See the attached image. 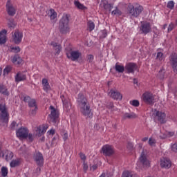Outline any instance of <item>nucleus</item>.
Returning a JSON list of instances; mask_svg holds the SVG:
<instances>
[{"instance_id":"412c9836","label":"nucleus","mask_w":177,"mask_h":177,"mask_svg":"<svg viewBox=\"0 0 177 177\" xmlns=\"http://www.w3.org/2000/svg\"><path fill=\"white\" fill-rule=\"evenodd\" d=\"M15 78V82H21V81H26L27 80V75L24 72H18Z\"/></svg>"},{"instance_id":"c756f323","label":"nucleus","mask_w":177,"mask_h":177,"mask_svg":"<svg viewBox=\"0 0 177 177\" xmlns=\"http://www.w3.org/2000/svg\"><path fill=\"white\" fill-rule=\"evenodd\" d=\"M10 165L11 168H15V167H19V165H20V159L17 158L12 160L10 163Z\"/></svg>"},{"instance_id":"b1692460","label":"nucleus","mask_w":177,"mask_h":177,"mask_svg":"<svg viewBox=\"0 0 177 177\" xmlns=\"http://www.w3.org/2000/svg\"><path fill=\"white\" fill-rule=\"evenodd\" d=\"M51 46L55 49L56 53L59 55L62 51V46L60 44H57V43L55 41H52L50 43Z\"/></svg>"},{"instance_id":"1a4fd4ad","label":"nucleus","mask_w":177,"mask_h":177,"mask_svg":"<svg viewBox=\"0 0 177 177\" xmlns=\"http://www.w3.org/2000/svg\"><path fill=\"white\" fill-rule=\"evenodd\" d=\"M142 99L147 104H154V95L150 92L144 93Z\"/></svg>"},{"instance_id":"a19ab883","label":"nucleus","mask_w":177,"mask_h":177,"mask_svg":"<svg viewBox=\"0 0 177 177\" xmlns=\"http://www.w3.org/2000/svg\"><path fill=\"white\" fill-rule=\"evenodd\" d=\"M112 15H117V16H121L122 12L121 10H120L117 7L114 10L111 12Z\"/></svg>"},{"instance_id":"58836bf2","label":"nucleus","mask_w":177,"mask_h":177,"mask_svg":"<svg viewBox=\"0 0 177 177\" xmlns=\"http://www.w3.org/2000/svg\"><path fill=\"white\" fill-rule=\"evenodd\" d=\"M164 59V54L162 52L158 51L156 55V60H159V62H162Z\"/></svg>"},{"instance_id":"c03bdc74","label":"nucleus","mask_w":177,"mask_h":177,"mask_svg":"<svg viewBox=\"0 0 177 177\" xmlns=\"http://www.w3.org/2000/svg\"><path fill=\"white\" fill-rule=\"evenodd\" d=\"M8 27L9 28H10L11 30L15 28V27H16V23H15L14 21H10L8 22Z\"/></svg>"},{"instance_id":"72a5a7b5","label":"nucleus","mask_w":177,"mask_h":177,"mask_svg":"<svg viewBox=\"0 0 177 177\" xmlns=\"http://www.w3.org/2000/svg\"><path fill=\"white\" fill-rule=\"evenodd\" d=\"M1 176L3 177L8 176V174L9 172V171L8 170V167H2L1 169Z\"/></svg>"},{"instance_id":"e2e57ef3","label":"nucleus","mask_w":177,"mask_h":177,"mask_svg":"<svg viewBox=\"0 0 177 177\" xmlns=\"http://www.w3.org/2000/svg\"><path fill=\"white\" fill-rule=\"evenodd\" d=\"M108 109H113L114 107V104L113 102H109L107 105Z\"/></svg>"},{"instance_id":"5701e85b","label":"nucleus","mask_w":177,"mask_h":177,"mask_svg":"<svg viewBox=\"0 0 177 177\" xmlns=\"http://www.w3.org/2000/svg\"><path fill=\"white\" fill-rule=\"evenodd\" d=\"M6 30H3L0 32V45H3L6 42Z\"/></svg>"},{"instance_id":"39448f33","label":"nucleus","mask_w":177,"mask_h":177,"mask_svg":"<svg viewBox=\"0 0 177 177\" xmlns=\"http://www.w3.org/2000/svg\"><path fill=\"white\" fill-rule=\"evenodd\" d=\"M50 113L48 115L50 118L49 122L56 124V122H57V120L59 118V112H57V110H56L53 106H50Z\"/></svg>"},{"instance_id":"4c0bfd02","label":"nucleus","mask_w":177,"mask_h":177,"mask_svg":"<svg viewBox=\"0 0 177 177\" xmlns=\"http://www.w3.org/2000/svg\"><path fill=\"white\" fill-rule=\"evenodd\" d=\"M9 50H10V52H13L14 53H19V52H20V47L19 46H10Z\"/></svg>"},{"instance_id":"c85d7f7f","label":"nucleus","mask_w":177,"mask_h":177,"mask_svg":"<svg viewBox=\"0 0 177 177\" xmlns=\"http://www.w3.org/2000/svg\"><path fill=\"white\" fill-rule=\"evenodd\" d=\"M4 156H6V161H10V160H12L13 158V152L10 151H5V152H3Z\"/></svg>"},{"instance_id":"a211bd4d","label":"nucleus","mask_w":177,"mask_h":177,"mask_svg":"<svg viewBox=\"0 0 177 177\" xmlns=\"http://www.w3.org/2000/svg\"><path fill=\"white\" fill-rule=\"evenodd\" d=\"M61 100L64 104V110H65V111H70V110H71V104L70 103V100H68V98L64 95H61Z\"/></svg>"},{"instance_id":"ddd939ff","label":"nucleus","mask_w":177,"mask_h":177,"mask_svg":"<svg viewBox=\"0 0 177 177\" xmlns=\"http://www.w3.org/2000/svg\"><path fill=\"white\" fill-rule=\"evenodd\" d=\"M109 95L113 99V100H122V94L117 90H110Z\"/></svg>"},{"instance_id":"ea45409f","label":"nucleus","mask_w":177,"mask_h":177,"mask_svg":"<svg viewBox=\"0 0 177 177\" xmlns=\"http://www.w3.org/2000/svg\"><path fill=\"white\" fill-rule=\"evenodd\" d=\"M28 106L29 107H30V109H34V107H37V103L35 102V100L32 99L30 102H29Z\"/></svg>"},{"instance_id":"0eeeda50","label":"nucleus","mask_w":177,"mask_h":177,"mask_svg":"<svg viewBox=\"0 0 177 177\" xmlns=\"http://www.w3.org/2000/svg\"><path fill=\"white\" fill-rule=\"evenodd\" d=\"M140 165L143 167V168H150V161L147 159V156L145 154V151L141 152L139 158Z\"/></svg>"},{"instance_id":"774afa93","label":"nucleus","mask_w":177,"mask_h":177,"mask_svg":"<svg viewBox=\"0 0 177 177\" xmlns=\"http://www.w3.org/2000/svg\"><path fill=\"white\" fill-rule=\"evenodd\" d=\"M100 177H106V174H102V175L100 176Z\"/></svg>"},{"instance_id":"a878e982","label":"nucleus","mask_w":177,"mask_h":177,"mask_svg":"<svg viewBox=\"0 0 177 177\" xmlns=\"http://www.w3.org/2000/svg\"><path fill=\"white\" fill-rule=\"evenodd\" d=\"M115 70L117 73L122 74V73L125 71V66L119 64L118 62H117L115 65Z\"/></svg>"},{"instance_id":"aec40b11","label":"nucleus","mask_w":177,"mask_h":177,"mask_svg":"<svg viewBox=\"0 0 177 177\" xmlns=\"http://www.w3.org/2000/svg\"><path fill=\"white\" fill-rule=\"evenodd\" d=\"M7 13L9 16H14L16 15V8L13 7V4L10 3V1H8L6 3Z\"/></svg>"},{"instance_id":"13d9d810","label":"nucleus","mask_w":177,"mask_h":177,"mask_svg":"<svg viewBox=\"0 0 177 177\" xmlns=\"http://www.w3.org/2000/svg\"><path fill=\"white\" fill-rule=\"evenodd\" d=\"M0 157H5L3 151H2V142H0Z\"/></svg>"},{"instance_id":"3c124183","label":"nucleus","mask_w":177,"mask_h":177,"mask_svg":"<svg viewBox=\"0 0 177 177\" xmlns=\"http://www.w3.org/2000/svg\"><path fill=\"white\" fill-rule=\"evenodd\" d=\"M149 145L150 146H154V145H156V140L155 139H152V138H149Z\"/></svg>"},{"instance_id":"cd10ccee","label":"nucleus","mask_w":177,"mask_h":177,"mask_svg":"<svg viewBox=\"0 0 177 177\" xmlns=\"http://www.w3.org/2000/svg\"><path fill=\"white\" fill-rule=\"evenodd\" d=\"M0 93L3 95L4 96H9V91H8V88H6L5 85L0 84Z\"/></svg>"},{"instance_id":"4be33fe9","label":"nucleus","mask_w":177,"mask_h":177,"mask_svg":"<svg viewBox=\"0 0 177 177\" xmlns=\"http://www.w3.org/2000/svg\"><path fill=\"white\" fill-rule=\"evenodd\" d=\"M101 6L105 9V10H108L109 12H111V9H113V5L109 4V1L106 0H102L101 2Z\"/></svg>"},{"instance_id":"4d7b16f0","label":"nucleus","mask_w":177,"mask_h":177,"mask_svg":"<svg viewBox=\"0 0 177 177\" xmlns=\"http://www.w3.org/2000/svg\"><path fill=\"white\" fill-rule=\"evenodd\" d=\"M171 150L172 151H174V153H177V144H173L171 145Z\"/></svg>"},{"instance_id":"dca6fc26","label":"nucleus","mask_w":177,"mask_h":177,"mask_svg":"<svg viewBox=\"0 0 177 177\" xmlns=\"http://www.w3.org/2000/svg\"><path fill=\"white\" fill-rule=\"evenodd\" d=\"M17 136L21 139H26L28 136V129L21 127L17 131Z\"/></svg>"},{"instance_id":"9d476101","label":"nucleus","mask_w":177,"mask_h":177,"mask_svg":"<svg viewBox=\"0 0 177 177\" xmlns=\"http://www.w3.org/2000/svg\"><path fill=\"white\" fill-rule=\"evenodd\" d=\"M124 68L127 74H135V71L138 70V64L133 62H129L126 64Z\"/></svg>"},{"instance_id":"2eb2a0df","label":"nucleus","mask_w":177,"mask_h":177,"mask_svg":"<svg viewBox=\"0 0 177 177\" xmlns=\"http://www.w3.org/2000/svg\"><path fill=\"white\" fill-rule=\"evenodd\" d=\"M104 156H110L114 154V149L109 145H104L102 148Z\"/></svg>"},{"instance_id":"79ce46f5","label":"nucleus","mask_w":177,"mask_h":177,"mask_svg":"<svg viewBox=\"0 0 177 177\" xmlns=\"http://www.w3.org/2000/svg\"><path fill=\"white\" fill-rule=\"evenodd\" d=\"M130 104L131 106H133L134 107H139V101L138 100H133L132 101H130Z\"/></svg>"},{"instance_id":"f8f14e48","label":"nucleus","mask_w":177,"mask_h":177,"mask_svg":"<svg viewBox=\"0 0 177 177\" xmlns=\"http://www.w3.org/2000/svg\"><path fill=\"white\" fill-rule=\"evenodd\" d=\"M23 39V32L15 30L14 33H12V41L16 45H19Z\"/></svg>"},{"instance_id":"603ef678","label":"nucleus","mask_w":177,"mask_h":177,"mask_svg":"<svg viewBox=\"0 0 177 177\" xmlns=\"http://www.w3.org/2000/svg\"><path fill=\"white\" fill-rule=\"evenodd\" d=\"M87 62H89V63H92L93 62V55H88L87 56Z\"/></svg>"},{"instance_id":"338daca9","label":"nucleus","mask_w":177,"mask_h":177,"mask_svg":"<svg viewBox=\"0 0 177 177\" xmlns=\"http://www.w3.org/2000/svg\"><path fill=\"white\" fill-rule=\"evenodd\" d=\"M147 140H149V138H147V137H145V138L142 139V142H147Z\"/></svg>"},{"instance_id":"f03ea898","label":"nucleus","mask_w":177,"mask_h":177,"mask_svg":"<svg viewBox=\"0 0 177 177\" xmlns=\"http://www.w3.org/2000/svg\"><path fill=\"white\" fill-rule=\"evenodd\" d=\"M70 17L67 14H64L59 21V30L61 34H67L70 32Z\"/></svg>"},{"instance_id":"bf43d9fd","label":"nucleus","mask_w":177,"mask_h":177,"mask_svg":"<svg viewBox=\"0 0 177 177\" xmlns=\"http://www.w3.org/2000/svg\"><path fill=\"white\" fill-rule=\"evenodd\" d=\"M80 157L81 160H83V161H85L86 160V156L83 153H80Z\"/></svg>"},{"instance_id":"680f3d73","label":"nucleus","mask_w":177,"mask_h":177,"mask_svg":"<svg viewBox=\"0 0 177 177\" xmlns=\"http://www.w3.org/2000/svg\"><path fill=\"white\" fill-rule=\"evenodd\" d=\"M67 139H68V133H65L63 136V140H64V142H66Z\"/></svg>"},{"instance_id":"864d4df0","label":"nucleus","mask_w":177,"mask_h":177,"mask_svg":"<svg viewBox=\"0 0 177 177\" xmlns=\"http://www.w3.org/2000/svg\"><path fill=\"white\" fill-rule=\"evenodd\" d=\"M88 164L85 163V162H83V171L84 172L86 173V171H88Z\"/></svg>"},{"instance_id":"5fc2aeb1","label":"nucleus","mask_w":177,"mask_h":177,"mask_svg":"<svg viewBox=\"0 0 177 177\" xmlns=\"http://www.w3.org/2000/svg\"><path fill=\"white\" fill-rule=\"evenodd\" d=\"M174 28H175V25L174 24H170L168 26V32H171Z\"/></svg>"},{"instance_id":"f704fd0d","label":"nucleus","mask_w":177,"mask_h":177,"mask_svg":"<svg viewBox=\"0 0 177 177\" xmlns=\"http://www.w3.org/2000/svg\"><path fill=\"white\" fill-rule=\"evenodd\" d=\"M50 19L51 20H55V19H56V17H57V13H56V12L55 11V10L53 9H50Z\"/></svg>"},{"instance_id":"6ab92c4d","label":"nucleus","mask_w":177,"mask_h":177,"mask_svg":"<svg viewBox=\"0 0 177 177\" xmlns=\"http://www.w3.org/2000/svg\"><path fill=\"white\" fill-rule=\"evenodd\" d=\"M172 162L171 160L168 158H162L160 159V167L161 168H165V169H169V167H171Z\"/></svg>"},{"instance_id":"37998d69","label":"nucleus","mask_w":177,"mask_h":177,"mask_svg":"<svg viewBox=\"0 0 177 177\" xmlns=\"http://www.w3.org/2000/svg\"><path fill=\"white\" fill-rule=\"evenodd\" d=\"M37 110H38L37 106H35L34 108H30V115H35V114H37Z\"/></svg>"},{"instance_id":"7c9ffc66","label":"nucleus","mask_w":177,"mask_h":177,"mask_svg":"<svg viewBox=\"0 0 177 177\" xmlns=\"http://www.w3.org/2000/svg\"><path fill=\"white\" fill-rule=\"evenodd\" d=\"M11 60H12V63H17V64H20V63H21V62H23L21 58H20V57H19V55H15L14 57H12Z\"/></svg>"},{"instance_id":"4468645a","label":"nucleus","mask_w":177,"mask_h":177,"mask_svg":"<svg viewBox=\"0 0 177 177\" xmlns=\"http://www.w3.org/2000/svg\"><path fill=\"white\" fill-rule=\"evenodd\" d=\"M156 118L161 124H165L167 122V115L162 111H157Z\"/></svg>"},{"instance_id":"20e7f679","label":"nucleus","mask_w":177,"mask_h":177,"mask_svg":"<svg viewBox=\"0 0 177 177\" xmlns=\"http://www.w3.org/2000/svg\"><path fill=\"white\" fill-rule=\"evenodd\" d=\"M0 118L3 122H6L9 120V113H8V108L5 103L0 104Z\"/></svg>"},{"instance_id":"bb28decb","label":"nucleus","mask_w":177,"mask_h":177,"mask_svg":"<svg viewBox=\"0 0 177 177\" xmlns=\"http://www.w3.org/2000/svg\"><path fill=\"white\" fill-rule=\"evenodd\" d=\"M136 117L138 116L134 113H126L123 115L122 120H132L133 118H136Z\"/></svg>"},{"instance_id":"c9c22d12","label":"nucleus","mask_w":177,"mask_h":177,"mask_svg":"<svg viewBox=\"0 0 177 177\" xmlns=\"http://www.w3.org/2000/svg\"><path fill=\"white\" fill-rule=\"evenodd\" d=\"M122 177H139L137 174H132V173L129 171H124Z\"/></svg>"},{"instance_id":"e433bc0d","label":"nucleus","mask_w":177,"mask_h":177,"mask_svg":"<svg viewBox=\"0 0 177 177\" xmlns=\"http://www.w3.org/2000/svg\"><path fill=\"white\" fill-rule=\"evenodd\" d=\"M44 133H44L41 126H39V127L37 128V129H36V136L40 137L41 135H44Z\"/></svg>"},{"instance_id":"052dcab7","label":"nucleus","mask_w":177,"mask_h":177,"mask_svg":"<svg viewBox=\"0 0 177 177\" xmlns=\"http://www.w3.org/2000/svg\"><path fill=\"white\" fill-rule=\"evenodd\" d=\"M27 138H28V140H30V142H32V140H33L32 134L28 133Z\"/></svg>"},{"instance_id":"393cba45","label":"nucleus","mask_w":177,"mask_h":177,"mask_svg":"<svg viewBox=\"0 0 177 177\" xmlns=\"http://www.w3.org/2000/svg\"><path fill=\"white\" fill-rule=\"evenodd\" d=\"M42 85L43 89L45 92H48V91H50V85H49V82L48 80L46 78L42 79Z\"/></svg>"},{"instance_id":"7ed1b4c3","label":"nucleus","mask_w":177,"mask_h":177,"mask_svg":"<svg viewBox=\"0 0 177 177\" xmlns=\"http://www.w3.org/2000/svg\"><path fill=\"white\" fill-rule=\"evenodd\" d=\"M142 12H143V6L140 5L136 6V7H133V6H130L129 7V15L131 19L138 17Z\"/></svg>"},{"instance_id":"6e6d98bb","label":"nucleus","mask_w":177,"mask_h":177,"mask_svg":"<svg viewBox=\"0 0 177 177\" xmlns=\"http://www.w3.org/2000/svg\"><path fill=\"white\" fill-rule=\"evenodd\" d=\"M31 97H30V96H26L24 98V102H25L26 103H30V102H31Z\"/></svg>"},{"instance_id":"09e8293b","label":"nucleus","mask_w":177,"mask_h":177,"mask_svg":"<svg viewBox=\"0 0 177 177\" xmlns=\"http://www.w3.org/2000/svg\"><path fill=\"white\" fill-rule=\"evenodd\" d=\"M11 70H12V68H10V66H7L5 68L3 73L5 75H8V74H9V73H10Z\"/></svg>"},{"instance_id":"f3484780","label":"nucleus","mask_w":177,"mask_h":177,"mask_svg":"<svg viewBox=\"0 0 177 177\" xmlns=\"http://www.w3.org/2000/svg\"><path fill=\"white\" fill-rule=\"evenodd\" d=\"M33 158L36 162V164L39 167H42L44 164V156H42V153L41 152H36L34 154Z\"/></svg>"},{"instance_id":"a18cd8bd","label":"nucleus","mask_w":177,"mask_h":177,"mask_svg":"<svg viewBox=\"0 0 177 177\" xmlns=\"http://www.w3.org/2000/svg\"><path fill=\"white\" fill-rule=\"evenodd\" d=\"M167 6L169 9H172L175 6V3L174 2V1H170L167 3Z\"/></svg>"},{"instance_id":"9b49d317","label":"nucleus","mask_w":177,"mask_h":177,"mask_svg":"<svg viewBox=\"0 0 177 177\" xmlns=\"http://www.w3.org/2000/svg\"><path fill=\"white\" fill-rule=\"evenodd\" d=\"M169 59L170 64L171 65V67L173 68L174 73H176L177 74V54L175 53H172L170 55Z\"/></svg>"},{"instance_id":"49530a36","label":"nucleus","mask_w":177,"mask_h":177,"mask_svg":"<svg viewBox=\"0 0 177 177\" xmlns=\"http://www.w3.org/2000/svg\"><path fill=\"white\" fill-rule=\"evenodd\" d=\"M107 37V30H104L101 31L100 38H106Z\"/></svg>"},{"instance_id":"473e14b6","label":"nucleus","mask_w":177,"mask_h":177,"mask_svg":"<svg viewBox=\"0 0 177 177\" xmlns=\"http://www.w3.org/2000/svg\"><path fill=\"white\" fill-rule=\"evenodd\" d=\"M87 27L90 32L93 31V30H95V23L92 21H88L87 23Z\"/></svg>"},{"instance_id":"6e6552de","label":"nucleus","mask_w":177,"mask_h":177,"mask_svg":"<svg viewBox=\"0 0 177 177\" xmlns=\"http://www.w3.org/2000/svg\"><path fill=\"white\" fill-rule=\"evenodd\" d=\"M140 32L144 35H147V34L151 32V25L149 22L142 23L140 26Z\"/></svg>"},{"instance_id":"f257e3e1","label":"nucleus","mask_w":177,"mask_h":177,"mask_svg":"<svg viewBox=\"0 0 177 177\" xmlns=\"http://www.w3.org/2000/svg\"><path fill=\"white\" fill-rule=\"evenodd\" d=\"M77 106L80 109V113L86 117V118H92L93 114L91 112V106L88 104V100L82 93L77 95Z\"/></svg>"},{"instance_id":"423d86ee","label":"nucleus","mask_w":177,"mask_h":177,"mask_svg":"<svg viewBox=\"0 0 177 177\" xmlns=\"http://www.w3.org/2000/svg\"><path fill=\"white\" fill-rule=\"evenodd\" d=\"M66 56L72 62H77L82 56V53L80 50H71L66 53Z\"/></svg>"},{"instance_id":"0e129e2a","label":"nucleus","mask_w":177,"mask_h":177,"mask_svg":"<svg viewBox=\"0 0 177 177\" xmlns=\"http://www.w3.org/2000/svg\"><path fill=\"white\" fill-rule=\"evenodd\" d=\"M48 133L49 135H55V129H51V130L48 131Z\"/></svg>"},{"instance_id":"de8ad7c7","label":"nucleus","mask_w":177,"mask_h":177,"mask_svg":"<svg viewBox=\"0 0 177 177\" xmlns=\"http://www.w3.org/2000/svg\"><path fill=\"white\" fill-rule=\"evenodd\" d=\"M17 127V123H16V122H12L10 126V128L12 129V131H15Z\"/></svg>"},{"instance_id":"8fccbe9b","label":"nucleus","mask_w":177,"mask_h":177,"mask_svg":"<svg viewBox=\"0 0 177 177\" xmlns=\"http://www.w3.org/2000/svg\"><path fill=\"white\" fill-rule=\"evenodd\" d=\"M41 130L43 131V132L45 133V132H46V130L48 129V128H49V126L48 124H43L41 127Z\"/></svg>"},{"instance_id":"69168bd1","label":"nucleus","mask_w":177,"mask_h":177,"mask_svg":"<svg viewBox=\"0 0 177 177\" xmlns=\"http://www.w3.org/2000/svg\"><path fill=\"white\" fill-rule=\"evenodd\" d=\"M91 169H93V171H96V169H97V165H93Z\"/></svg>"},{"instance_id":"2f4dec72","label":"nucleus","mask_w":177,"mask_h":177,"mask_svg":"<svg viewBox=\"0 0 177 177\" xmlns=\"http://www.w3.org/2000/svg\"><path fill=\"white\" fill-rule=\"evenodd\" d=\"M74 4L77 8L80 9L81 10H85V9H86V7H85V6H84V4H82L78 1H75L74 2Z\"/></svg>"}]
</instances>
